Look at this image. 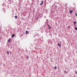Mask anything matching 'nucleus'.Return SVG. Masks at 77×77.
Wrapping results in <instances>:
<instances>
[{"label": "nucleus", "instance_id": "1", "mask_svg": "<svg viewBox=\"0 0 77 77\" xmlns=\"http://www.w3.org/2000/svg\"><path fill=\"white\" fill-rule=\"evenodd\" d=\"M11 41V38H9L8 40V43H10Z\"/></svg>", "mask_w": 77, "mask_h": 77}, {"label": "nucleus", "instance_id": "2", "mask_svg": "<svg viewBox=\"0 0 77 77\" xmlns=\"http://www.w3.org/2000/svg\"><path fill=\"white\" fill-rule=\"evenodd\" d=\"M7 53V54L8 55L9 54V51H6Z\"/></svg>", "mask_w": 77, "mask_h": 77}, {"label": "nucleus", "instance_id": "3", "mask_svg": "<svg viewBox=\"0 0 77 77\" xmlns=\"http://www.w3.org/2000/svg\"><path fill=\"white\" fill-rule=\"evenodd\" d=\"M29 33V32L27 31H26V34H28Z\"/></svg>", "mask_w": 77, "mask_h": 77}, {"label": "nucleus", "instance_id": "4", "mask_svg": "<svg viewBox=\"0 0 77 77\" xmlns=\"http://www.w3.org/2000/svg\"><path fill=\"white\" fill-rule=\"evenodd\" d=\"M72 12H73V11L71 10V11H69V12H70V14H72Z\"/></svg>", "mask_w": 77, "mask_h": 77}, {"label": "nucleus", "instance_id": "5", "mask_svg": "<svg viewBox=\"0 0 77 77\" xmlns=\"http://www.w3.org/2000/svg\"><path fill=\"white\" fill-rule=\"evenodd\" d=\"M14 36H15V35L14 34L12 35V38H13Z\"/></svg>", "mask_w": 77, "mask_h": 77}, {"label": "nucleus", "instance_id": "6", "mask_svg": "<svg viewBox=\"0 0 77 77\" xmlns=\"http://www.w3.org/2000/svg\"><path fill=\"white\" fill-rule=\"evenodd\" d=\"M43 4V1H42V3L40 4L41 5H42Z\"/></svg>", "mask_w": 77, "mask_h": 77}, {"label": "nucleus", "instance_id": "7", "mask_svg": "<svg viewBox=\"0 0 77 77\" xmlns=\"http://www.w3.org/2000/svg\"><path fill=\"white\" fill-rule=\"evenodd\" d=\"M58 45L59 46V47H60L61 46V45H60V44H58Z\"/></svg>", "mask_w": 77, "mask_h": 77}, {"label": "nucleus", "instance_id": "8", "mask_svg": "<svg viewBox=\"0 0 77 77\" xmlns=\"http://www.w3.org/2000/svg\"><path fill=\"white\" fill-rule=\"evenodd\" d=\"M14 17H15V18L16 19H17V16H15Z\"/></svg>", "mask_w": 77, "mask_h": 77}, {"label": "nucleus", "instance_id": "9", "mask_svg": "<svg viewBox=\"0 0 77 77\" xmlns=\"http://www.w3.org/2000/svg\"><path fill=\"white\" fill-rule=\"evenodd\" d=\"M48 29H51V27H50V26H49Z\"/></svg>", "mask_w": 77, "mask_h": 77}, {"label": "nucleus", "instance_id": "10", "mask_svg": "<svg viewBox=\"0 0 77 77\" xmlns=\"http://www.w3.org/2000/svg\"><path fill=\"white\" fill-rule=\"evenodd\" d=\"M74 24H76V22H74Z\"/></svg>", "mask_w": 77, "mask_h": 77}, {"label": "nucleus", "instance_id": "11", "mask_svg": "<svg viewBox=\"0 0 77 77\" xmlns=\"http://www.w3.org/2000/svg\"><path fill=\"white\" fill-rule=\"evenodd\" d=\"M54 68L55 69H57V67H56V66H55Z\"/></svg>", "mask_w": 77, "mask_h": 77}, {"label": "nucleus", "instance_id": "12", "mask_svg": "<svg viewBox=\"0 0 77 77\" xmlns=\"http://www.w3.org/2000/svg\"><path fill=\"white\" fill-rule=\"evenodd\" d=\"M64 72H65V73H68V72H66V71H65Z\"/></svg>", "mask_w": 77, "mask_h": 77}, {"label": "nucleus", "instance_id": "13", "mask_svg": "<svg viewBox=\"0 0 77 77\" xmlns=\"http://www.w3.org/2000/svg\"><path fill=\"white\" fill-rule=\"evenodd\" d=\"M75 74H77V71H75Z\"/></svg>", "mask_w": 77, "mask_h": 77}, {"label": "nucleus", "instance_id": "14", "mask_svg": "<svg viewBox=\"0 0 77 77\" xmlns=\"http://www.w3.org/2000/svg\"><path fill=\"white\" fill-rule=\"evenodd\" d=\"M75 15H76L77 16V13H75Z\"/></svg>", "mask_w": 77, "mask_h": 77}, {"label": "nucleus", "instance_id": "15", "mask_svg": "<svg viewBox=\"0 0 77 77\" xmlns=\"http://www.w3.org/2000/svg\"><path fill=\"white\" fill-rule=\"evenodd\" d=\"M26 58L27 59H28L29 58V57L28 56Z\"/></svg>", "mask_w": 77, "mask_h": 77}, {"label": "nucleus", "instance_id": "16", "mask_svg": "<svg viewBox=\"0 0 77 77\" xmlns=\"http://www.w3.org/2000/svg\"><path fill=\"white\" fill-rule=\"evenodd\" d=\"M75 29H77V28L75 27Z\"/></svg>", "mask_w": 77, "mask_h": 77}, {"label": "nucleus", "instance_id": "17", "mask_svg": "<svg viewBox=\"0 0 77 77\" xmlns=\"http://www.w3.org/2000/svg\"><path fill=\"white\" fill-rule=\"evenodd\" d=\"M68 28H70V26H68Z\"/></svg>", "mask_w": 77, "mask_h": 77}, {"label": "nucleus", "instance_id": "18", "mask_svg": "<svg viewBox=\"0 0 77 77\" xmlns=\"http://www.w3.org/2000/svg\"><path fill=\"white\" fill-rule=\"evenodd\" d=\"M75 30H77V29H76Z\"/></svg>", "mask_w": 77, "mask_h": 77}]
</instances>
